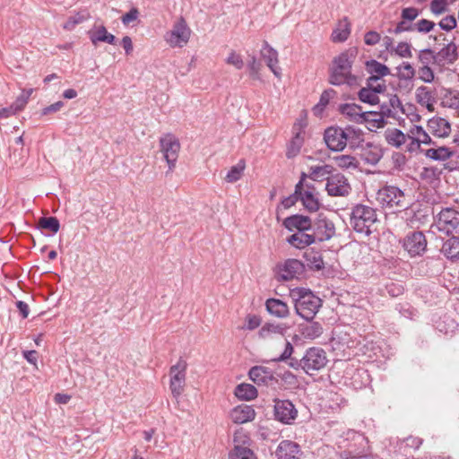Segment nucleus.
<instances>
[{
  "instance_id": "19",
  "label": "nucleus",
  "mask_w": 459,
  "mask_h": 459,
  "mask_svg": "<svg viewBox=\"0 0 459 459\" xmlns=\"http://www.w3.org/2000/svg\"><path fill=\"white\" fill-rule=\"evenodd\" d=\"M311 222L308 216L294 214L285 218L282 225L290 232L310 231Z\"/></svg>"
},
{
  "instance_id": "29",
  "label": "nucleus",
  "mask_w": 459,
  "mask_h": 459,
  "mask_svg": "<svg viewBox=\"0 0 459 459\" xmlns=\"http://www.w3.org/2000/svg\"><path fill=\"white\" fill-rule=\"evenodd\" d=\"M386 90L385 83L377 84L375 90L367 87L361 88L358 92L359 100L364 103L376 105L379 102L378 93H382Z\"/></svg>"
},
{
  "instance_id": "56",
  "label": "nucleus",
  "mask_w": 459,
  "mask_h": 459,
  "mask_svg": "<svg viewBox=\"0 0 459 459\" xmlns=\"http://www.w3.org/2000/svg\"><path fill=\"white\" fill-rule=\"evenodd\" d=\"M226 63L234 66L236 69L240 70L244 67V61L239 54L231 51L226 59Z\"/></svg>"
},
{
  "instance_id": "2",
  "label": "nucleus",
  "mask_w": 459,
  "mask_h": 459,
  "mask_svg": "<svg viewBox=\"0 0 459 459\" xmlns=\"http://www.w3.org/2000/svg\"><path fill=\"white\" fill-rule=\"evenodd\" d=\"M290 296L294 301L296 313L307 321H312L322 306V300L307 289H292Z\"/></svg>"
},
{
  "instance_id": "37",
  "label": "nucleus",
  "mask_w": 459,
  "mask_h": 459,
  "mask_svg": "<svg viewBox=\"0 0 459 459\" xmlns=\"http://www.w3.org/2000/svg\"><path fill=\"white\" fill-rule=\"evenodd\" d=\"M454 155V152L446 146L430 148L425 152V156L430 160L446 161Z\"/></svg>"
},
{
  "instance_id": "54",
  "label": "nucleus",
  "mask_w": 459,
  "mask_h": 459,
  "mask_svg": "<svg viewBox=\"0 0 459 459\" xmlns=\"http://www.w3.org/2000/svg\"><path fill=\"white\" fill-rule=\"evenodd\" d=\"M247 66L249 69L250 77L254 80H261L260 70L262 65L256 60L255 56H252L251 60L248 62Z\"/></svg>"
},
{
  "instance_id": "41",
  "label": "nucleus",
  "mask_w": 459,
  "mask_h": 459,
  "mask_svg": "<svg viewBox=\"0 0 459 459\" xmlns=\"http://www.w3.org/2000/svg\"><path fill=\"white\" fill-rule=\"evenodd\" d=\"M235 395L241 400L249 401L257 396V390L250 384L242 383L235 388Z\"/></svg>"
},
{
  "instance_id": "47",
  "label": "nucleus",
  "mask_w": 459,
  "mask_h": 459,
  "mask_svg": "<svg viewBox=\"0 0 459 459\" xmlns=\"http://www.w3.org/2000/svg\"><path fill=\"white\" fill-rule=\"evenodd\" d=\"M230 459H256L253 451L246 446H235L230 454Z\"/></svg>"
},
{
  "instance_id": "64",
  "label": "nucleus",
  "mask_w": 459,
  "mask_h": 459,
  "mask_svg": "<svg viewBox=\"0 0 459 459\" xmlns=\"http://www.w3.org/2000/svg\"><path fill=\"white\" fill-rule=\"evenodd\" d=\"M399 74L401 78L403 79H411L413 78L415 74V70L409 63H404L401 67L399 71Z\"/></svg>"
},
{
  "instance_id": "6",
  "label": "nucleus",
  "mask_w": 459,
  "mask_h": 459,
  "mask_svg": "<svg viewBox=\"0 0 459 459\" xmlns=\"http://www.w3.org/2000/svg\"><path fill=\"white\" fill-rule=\"evenodd\" d=\"M307 174L302 172L299 181L297 185V194L304 207L310 211L316 212L320 207L319 199L314 184L307 182Z\"/></svg>"
},
{
  "instance_id": "42",
  "label": "nucleus",
  "mask_w": 459,
  "mask_h": 459,
  "mask_svg": "<svg viewBox=\"0 0 459 459\" xmlns=\"http://www.w3.org/2000/svg\"><path fill=\"white\" fill-rule=\"evenodd\" d=\"M336 166L342 169H356L359 167L357 159L351 155H337L333 158Z\"/></svg>"
},
{
  "instance_id": "55",
  "label": "nucleus",
  "mask_w": 459,
  "mask_h": 459,
  "mask_svg": "<svg viewBox=\"0 0 459 459\" xmlns=\"http://www.w3.org/2000/svg\"><path fill=\"white\" fill-rule=\"evenodd\" d=\"M436 26L434 22L427 19H421L415 22V30L420 33H428Z\"/></svg>"
},
{
  "instance_id": "3",
  "label": "nucleus",
  "mask_w": 459,
  "mask_h": 459,
  "mask_svg": "<svg viewBox=\"0 0 459 459\" xmlns=\"http://www.w3.org/2000/svg\"><path fill=\"white\" fill-rule=\"evenodd\" d=\"M377 221L376 209L365 205L356 204L351 212V225L358 233L369 235L372 227Z\"/></svg>"
},
{
  "instance_id": "10",
  "label": "nucleus",
  "mask_w": 459,
  "mask_h": 459,
  "mask_svg": "<svg viewBox=\"0 0 459 459\" xmlns=\"http://www.w3.org/2000/svg\"><path fill=\"white\" fill-rule=\"evenodd\" d=\"M186 368V361L181 358L170 368L169 388L175 398H178L184 391Z\"/></svg>"
},
{
  "instance_id": "15",
  "label": "nucleus",
  "mask_w": 459,
  "mask_h": 459,
  "mask_svg": "<svg viewBox=\"0 0 459 459\" xmlns=\"http://www.w3.org/2000/svg\"><path fill=\"white\" fill-rule=\"evenodd\" d=\"M343 128L328 127L324 134V140L327 147L333 152H341L346 147V138Z\"/></svg>"
},
{
  "instance_id": "45",
  "label": "nucleus",
  "mask_w": 459,
  "mask_h": 459,
  "mask_svg": "<svg viewBox=\"0 0 459 459\" xmlns=\"http://www.w3.org/2000/svg\"><path fill=\"white\" fill-rule=\"evenodd\" d=\"M246 163L244 160H240L236 165L232 166L228 171L225 180L229 183H234L239 180L243 175Z\"/></svg>"
},
{
  "instance_id": "27",
  "label": "nucleus",
  "mask_w": 459,
  "mask_h": 459,
  "mask_svg": "<svg viewBox=\"0 0 459 459\" xmlns=\"http://www.w3.org/2000/svg\"><path fill=\"white\" fill-rule=\"evenodd\" d=\"M255 411L249 405H238L230 412V419L234 423L243 424L255 419Z\"/></svg>"
},
{
  "instance_id": "34",
  "label": "nucleus",
  "mask_w": 459,
  "mask_h": 459,
  "mask_svg": "<svg viewBox=\"0 0 459 459\" xmlns=\"http://www.w3.org/2000/svg\"><path fill=\"white\" fill-rule=\"evenodd\" d=\"M351 34V23L347 17L339 21L336 28L333 30L331 39L333 42H344Z\"/></svg>"
},
{
  "instance_id": "30",
  "label": "nucleus",
  "mask_w": 459,
  "mask_h": 459,
  "mask_svg": "<svg viewBox=\"0 0 459 459\" xmlns=\"http://www.w3.org/2000/svg\"><path fill=\"white\" fill-rule=\"evenodd\" d=\"M441 253L449 260H459V237L453 235L444 241Z\"/></svg>"
},
{
  "instance_id": "36",
  "label": "nucleus",
  "mask_w": 459,
  "mask_h": 459,
  "mask_svg": "<svg viewBox=\"0 0 459 459\" xmlns=\"http://www.w3.org/2000/svg\"><path fill=\"white\" fill-rule=\"evenodd\" d=\"M333 167L328 164H325L322 166H311L309 168V174L307 178H309L313 181H323L326 180L327 178L332 176Z\"/></svg>"
},
{
  "instance_id": "17",
  "label": "nucleus",
  "mask_w": 459,
  "mask_h": 459,
  "mask_svg": "<svg viewBox=\"0 0 459 459\" xmlns=\"http://www.w3.org/2000/svg\"><path fill=\"white\" fill-rule=\"evenodd\" d=\"M249 378L257 385H273L277 382L271 369L263 366L252 367L248 372Z\"/></svg>"
},
{
  "instance_id": "13",
  "label": "nucleus",
  "mask_w": 459,
  "mask_h": 459,
  "mask_svg": "<svg viewBox=\"0 0 459 459\" xmlns=\"http://www.w3.org/2000/svg\"><path fill=\"white\" fill-rule=\"evenodd\" d=\"M275 419L285 424H291L298 416V411L289 400H274Z\"/></svg>"
},
{
  "instance_id": "62",
  "label": "nucleus",
  "mask_w": 459,
  "mask_h": 459,
  "mask_svg": "<svg viewBox=\"0 0 459 459\" xmlns=\"http://www.w3.org/2000/svg\"><path fill=\"white\" fill-rule=\"evenodd\" d=\"M261 325V318L256 315H248L246 318L244 329L254 330Z\"/></svg>"
},
{
  "instance_id": "23",
  "label": "nucleus",
  "mask_w": 459,
  "mask_h": 459,
  "mask_svg": "<svg viewBox=\"0 0 459 459\" xmlns=\"http://www.w3.org/2000/svg\"><path fill=\"white\" fill-rule=\"evenodd\" d=\"M360 157L365 163L377 165L383 157L382 148L372 143L361 144Z\"/></svg>"
},
{
  "instance_id": "61",
  "label": "nucleus",
  "mask_w": 459,
  "mask_h": 459,
  "mask_svg": "<svg viewBox=\"0 0 459 459\" xmlns=\"http://www.w3.org/2000/svg\"><path fill=\"white\" fill-rule=\"evenodd\" d=\"M420 15V11L414 7H406L402 10L401 18L412 22Z\"/></svg>"
},
{
  "instance_id": "44",
  "label": "nucleus",
  "mask_w": 459,
  "mask_h": 459,
  "mask_svg": "<svg viewBox=\"0 0 459 459\" xmlns=\"http://www.w3.org/2000/svg\"><path fill=\"white\" fill-rule=\"evenodd\" d=\"M323 333V327L318 322L301 325V334L307 339H316Z\"/></svg>"
},
{
  "instance_id": "14",
  "label": "nucleus",
  "mask_w": 459,
  "mask_h": 459,
  "mask_svg": "<svg viewBox=\"0 0 459 459\" xmlns=\"http://www.w3.org/2000/svg\"><path fill=\"white\" fill-rule=\"evenodd\" d=\"M404 249L411 255H421L427 247V239L421 231H414L403 240Z\"/></svg>"
},
{
  "instance_id": "59",
  "label": "nucleus",
  "mask_w": 459,
  "mask_h": 459,
  "mask_svg": "<svg viewBox=\"0 0 459 459\" xmlns=\"http://www.w3.org/2000/svg\"><path fill=\"white\" fill-rule=\"evenodd\" d=\"M456 19L454 15L444 17L438 23L439 27L446 31H450L456 27Z\"/></svg>"
},
{
  "instance_id": "22",
  "label": "nucleus",
  "mask_w": 459,
  "mask_h": 459,
  "mask_svg": "<svg viewBox=\"0 0 459 459\" xmlns=\"http://www.w3.org/2000/svg\"><path fill=\"white\" fill-rule=\"evenodd\" d=\"M88 35L94 46H97L99 42L111 45L116 43V37L109 33L103 24L95 23L92 28L88 30Z\"/></svg>"
},
{
  "instance_id": "12",
  "label": "nucleus",
  "mask_w": 459,
  "mask_h": 459,
  "mask_svg": "<svg viewBox=\"0 0 459 459\" xmlns=\"http://www.w3.org/2000/svg\"><path fill=\"white\" fill-rule=\"evenodd\" d=\"M325 190L331 196H347L350 194L351 187L345 176L341 173H337L327 178Z\"/></svg>"
},
{
  "instance_id": "52",
  "label": "nucleus",
  "mask_w": 459,
  "mask_h": 459,
  "mask_svg": "<svg viewBox=\"0 0 459 459\" xmlns=\"http://www.w3.org/2000/svg\"><path fill=\"white\" fill-rule=\"evenodd\" d=\"M415 30V22H410V21H407V20H404V19H402L398 23L397 25L395 26V28L394 29H389L388 30V32L389 33H393V34H400L402 32H405V31H414Z\"/></svg>"
},
{
  "instance_id": "57",
  "label": "nucleus",
  "mask_w": 459,
  "mask_h": 459,
  "mask_svg": "<svg viewBox=\"0 0 459 459\" xmlns=\"http://www.w3.org/2000/svg\"><path fill=\"white\" fill-rule=\"evenodd\" d=\"M395 54L403 58L412 56L411 45L407 42H400L394 48Z\"/></svg>"
},
{
  "instance_id": "50",
  "label": "nucleus",
  "mask_w": 459,
  "mask_h": 459,
  "mask_svg": "<svg viewBox=\"0 0 459 459\" xmlns=\"http://www.w3.org/2000/svg\"><path fill=\"white\" fill-rule=\"evenodd\" d=\"M418 58L422 66H429L430 64L436 65V54L430 48L420 50Z\"/></svg>"
},
{
  "instance_id": "11",
  "label": "nucleus",
  "mask_w": 459,
  "mask_h": 459,
  "mask_svg": "<svg viewBox=\"0 0 459 459\" xmlns=\"http://www.w3.org/2000/svg\"><path fill=\"white\" fill-rule=\"evenodd\" d=\"M311 233L316 242L329 240L335 234V227L332 221L326 217L319 216L311 222Z\"/></svg>"
},
{
  "instance_id": "38",
  "label": "nucleus",
  "mask_w": 459,
  "mask_h": 459,
  "mask_svg": "<svg viewBox=\"0 0 459 459\" xmlns=\"http://www.w3.org/2000/svg\"><path fill=\"white\" fill-rule=\"evenodd\" d=\"M409 139H414L420 145V144H433L435 143L432 141L429 134L423 129L420 126H412L408 133Z\"/></svg>"
},
{
  "instance_id": "39",
  "label": "nucleus",
  "mask_w": 459,
  "mask_h": 459,
  "mask_svg": "<svg viewBox=\"0 0 459 459\" xmlns=\"http://www.w3.org/2000/svg\"><path fill=\"white\" fill-rule=\"evenodd\" d=\"M366 69L370 74L369 77H378L381 80L390 74V69L377 60L368 61L366 63Z\"/></svg>"
},
{
  "instance_id": "18",
  "label": "nucleus",
  "mask_w": 459,
  "mask_h": 459,
  "mask_svg": "<svg viewBox=\"0 0 459 459\" xmlns=\"http://www.w3.org/2000/svg\"><path fill=\"white\" fill-rule=\"evenodd\" d=\"M305 271V264L298 259H287L280 266L279 274L284 281L299 278Z\"/></svg>"
},
{
  "instance_id": "8",
  "label": "nucleus",
  "mask_w": 459,
  "mask_h": 459,
  "mask_svg": "<svg viewBox=\"0 0 459 459\" xmlns=\"http://www.w3.org/2000/svg\"><path fill=\"white\" fill-rule=\"evenodd\" d=\"M328 362L325 351L318 347H312L306 351L303 356V371L307 375H314L324 368Z\"/></svg>"
},
{
  "instance_id": "25",
  "label": "nucleus",
  "mask_w": 459,
  "mask_h": 459,
  "mask_svg": "<svg viewBox=\"0 0 459 459\" xmlns=\"http://www.w3.org/2000/svg\"><path fill=\"white\" fill-rule=\"evenodd\" d=\"M428 128L429 132L437 137L445 138L451 133L450 123L439 117H434L428 121Z\"/></svg>"
},
{
  "instance_id": "49",
  "label": "nucleus",
  "mask_w": 459,
  "mask_h": 459,
  "mask_svg": "<svg viewBox=\"0 0 459 459\" xmlns=\"http://www.w3.org/2000/svg\"><path fill=\"white\" fill-rule=\"evenodd\" d=\"M39 226L53 233H56L60 229L59 221L56 217H41L39 220Z\"/></svg>"
},
{
  "instance_id": "7",
  "label": "nucleus",
  "mask_w": 459,
  "mask_h": 459,
  "mask_svg": "<svg viewBox=\"0 0 459 459\" xmlns=\"http://www.w3.org/2000/svg\"><path fill=\"white\" fill-rule=\"evenodd\" d=\"M191 30L186 20L180 17L172 26V29L166 32L164 39L171 48H183L190 39Z\"/></svg>"
},
{
  "instance_id": "48",
  "label": "nucleus",
  "mask_w": 459,
  "mask_h": 459,
  "mask_svg": "<svg viewBox=\"0 0 459 459\" xmlns=\"http://www.w3.org/2000/svg\"><path fill=\"white\" fill-rule=\"evenodd\" d=\"M32 91V89L23 90L22 91V93L16 98L14 102L12 104L14 112L18 113L25 108Z\"/></svg>"
},
{
  "instance_id": "43",
  "label": "nucleus",
  "mask_w": 459,
  "mask_h": 459,
  "mask_svg": "<svg viewBox=\"0 0 459 459\" xmlns=\"http://www.w3.org/2000/svg\"><path fill=\"white\" fill-rule=\"evenodd\" d=\"M307 265L315 271H319L325 267V263L320 254L314 251H307L304 254Z\"/></svg>"
},
{
  "instance_id": "51",
  "label": "nucleus",
  "mask_w": 459,
  "mask_h": 459,
  "mask_svg": "<svg viewBox=\"0 0 459 459\" xmlns=\"http://www.w3.org/2000/svg\"><path fill=\"white\" fill-rule=\"evenodd\" d=\"M87 19L88 15L84 13H75L67 19V21L64 23L63 28L66 30H73L76 25L83 22Z\"/></svg>"
},
{
  "instance_id": "32",
  "label": "nucleus",
  "mask_w": 459,
  "mask_h": 459,
  "mask_svg": "<svg viewBox=\"0 0 459 459\" xmlns=\"http://www.w3.org/2000/svg\"><path fill=\"white\" fill-rule=\"evenodd\" d=\"M267 311L277 317L284 318L289 316L288 305L278 299H269L265 303Z\"/></svg>"
},
{
  "instance_id": "60",
  "label": "nucleus",
  "mask_w": 459,
  "mask_h": 459,
  "mask_svg": "<svg viewBox=\"0 0 459 459\" xmlns=\"http://www.w3.org/2000/svg\"><path fill=\"white\" fill-rule=\"evenodd\" d=\"M419 78L425 82H432L434 80V72L429 66H421L419 69Z\"/></svg>"
},
{
  "instance_id": "58",
  "label": "nucleus",
  "mask_w": 459,
  "mask_h": 459,
  "mask_svg": "<svg viewBox=\"0 0 459 459\" xmlns=\"http://www.w3.org/2000/svg\"><path fill=\"white\" fill-rule=\"evenodd\" d=\"M447 8L446 0H432L430 4V11L436 15L444 13Z\"/></svg>"
},
{
  "instance_id": "26",
  "label": "nucleus",
  "mask_w": 459,
  "mask_h": 459,
  "mask_svg": "<svg viewBox=\"0 0 459 459\" xmlns=\"http://www.w3.org/2000/svg\"><path fill=\"white\" fill-rule=\"evenodd\" d=\"M287 243L298 249H303L315 243L311 231L293 232L286 238Z\"/></svg>"
},
{
  "instance_id": "24",
  "label": "nucleus",
  "mask_w": 459,
  "mask_h": 459,
  "mask_svg": "<svg viewBox=\"0 0 459 459\" xmlns=\"http://www.w3.org/2000/svg\"><path fill=\"white\" fill-rule=\"evenodd\" d=\"M275 454L278 459H300L302 455L299 446L290 440L281 441Z\"/></svg>"
},
{
  "instance_id": "9",
  "label": "nucleus",
  "mask_w": 459,
  "mask_h": 459,
  "mask_svg": "<svg viewBox=\"0 0 459 459\" xmlns=\"http://www.w3.org/2000/svg\"><path fill=\"white\" fill-rule=\"evenodd\" d=\"M160 151L166 160L169 171L171 172L178 158L180 143L178 139L172 134H167L160 139Z\"/></svg>"
},
{
  "instance_id": "28",
  "label": "nucleus",
  "mask_w": 459,
  "mask_h": 459,
  "mask_svg": "<svg viewBox=\"0 0 459 459\" xmlns=\"http://www.w3.org/2000/svg\"><path fill=\"white\" fill-rule=\"evenodd\" d=\"M415 96L420 105L426 107L429 111L434 110L436 99L433 90L428 86H420L416 89Z\"/></svg>"
},
{
  "instance_id": "1",
  "label": "nucleus",
  "mask_w": 459,
  "mask_h": 459,
  "mask_svg": "<svg viewBox=\"0 0 459 459\" xmlns=\"http://www.w3.org/2000/svg\"><path fill=\"white\" fill-rule=\"evenodd\" d=\"M356 58V50L350 49L341 53L333 60L330 68L329 82L333 85L358 84V77L351 74L352 64Z\"/></svg>"
},
{
  "instance_id": "40",
  "label": "nucleus",
  "mask_w": 459,
  "mask_h": 459,
  "mask_svg": "<svg viewBox=\"0 0 459 459\" xmlns=\"http://www.w3.org/2000/svg\"><path fill=\"white\" fill-rule=\"evenodd\" d=\"M343 131L345 134L344 137L347 139L346 145L348 144L351 148L358 147L363 142V133L360 129L347 126L343 128Z\"/></svg>"
},
{
  "instance_id": "4",
  "label": "nucleus",
  "mask_w": 459,
  "mask_h": 459,
  "mask_svg": "<svg viewBox=\"0 0 459 459\" xmlns=\"http://www.w3.org/2000/svg\"><path fill=\"white\" fill-rule=\"evenodd\" d=\"M433 226L446 236L459 234V211L451 207L442 208L435 215Z\"/></svg>"
},
{
  "instance_id": "16",
  "label": "nucleus",
  "mask_w": 459,
  "mask_h": 459,
  "mask_svg": "<svg viewBox=\"0 0 459 459\" xmlns=\"http://www.w3.org/2000/svg\"><path fill=\"white\" fill-rule=\"evenodd\" d=\"M436 65L443 68L453 65L458 58L457 46L455 42L450 41L446 44L440 50L435 52Z\"/></svg>"
},
{
  "instance_id": "33",
  "label": "nucleus",
  "mask_w": 459,
  "mask_h": 459,
  "mask_svg": "<svg viewBox=\"0 0 459 459\" xmlns=\"http://www.w3.org/2000/svg\"><path fill=\"white\" fill-rule=\"evenodd\" d=\"M441 104L445 108H459V91L443 88L440 91Z\"/></svg>"
},
{
  "instance_id": "46",
  "label": "nucleus",
  "mask_w": 459,
  "mask_h": 459,
  "mask_svg": "<svg viewBox=\"0 0 459 459\" xmlns=\"http://www.w3.org/2000/svg\"><path fill=\"white\" fill-rule=\"evenodd\" d=\"M304 143V136L293 135L290 143L287 146L286 156L288 159L296 157L301 150Z\"/></svg>"
},
{
  "instance_id": "53",
  "label": "nucleus",
  "mask_w": 459,
  "mask_h": 459,
  "mask_svg": "<svg viewBox=\"0 0 459 459\" xmlns=\"http://www.w3.org/2000/svg\"><path fill=\"white\" fill-rule=\"evenodd\" d=\"M307 126L306 115L300 116L293 124L292 134L297 136H304Z\"/></svg>"
},
{
  "instance_id": "35",
  "label": "nucleus",
  "mask_w": 459,
  "mask_h": 459,
  "mask_svg": "<svg viewBox=\"0 0 459 459\" xmlns=\"http://www.w3.org/2000/svg\"><path fill=\"white\" fill-rule=\"evenodd\" d=\"M408 134H405L397 128L387 129L385 133V141L395 148H400L405 144L408 142Z\"/></svg>"
},
{
  "instance_id": "21",
  "label": "nucleus",
  "mask_w": 459,
  "mask_h": 459,
  "mask_svg": "<svg viewBox=\"0 0 459 459\" xmlns=\"http://www.w3.org/2000/svg\"><path fill=\"white\" fill-rule=\"evenodd\" d=\"M261 56L265 61L266 65L269 67L272 73L277 78H280L281 74V69L280 66H278V52L266 41L264 42L263 48L261 49Z\"/></svg>"
},
{
  "instance_id": "20",
  "label": "nucleus",
  "mask_w": 459,
  "mask_h": 459,
  "mask_svg": "<svg viewBox=\"0 0 459 459\" xmlns=\"http://www.w3.org/2000/svg\"><path fill=\"white\" fill-rule=\"evenodd\" d=\"M385 119L397 118L400 113H403V107L397 95H391L388 101L383 102L379 106V111Z\"/></svg>"
},
{
  "instance_id": "63",
  "label": "nucleus",
  "mask_w": 459,
  "mask_h": 459,
  "mask_svg": "<svg viewBox=\"0 0 459 459\" xmlns=\"http://www.w3.org/2000/svg\"><path fill=\"white\" fill-rule=\"evenodd\" d=\"M336 96V91L333 89H328L323 91L320 97L318 106L325 108L329 103L330 100Z\"/></svg>"
},
{
  "instance_id": "5",
  "label": "nucleus",
  "mask_w": 459,
  "mask_h": 459,
  "mask_svg": "<svg viewBox=\"0 0 459 459\" xmlns=\"http://www.w3.org/2000/svg\"><path fill=\"white\" fill-rule=\"evenodd\" d=\"M377 201L385 208L404 210L408 207L403 191L392 185L384 186L377 191Z\"/></svg>"
},
{
  "instance_id": "31",
  "label": "nucleus",
  "mask_w": 459,
  "mask_h": 459,
  "mask_svg": "<svg viewBox=\"0 0 459 459\" xmlns=\"http://www.w3.org/2000/svg\"><path fill=\"white\" fill-rule=\"evenodd\" d=\"M339 112L349 120L361 124L362 108L355 103H345L339 106Z\"/></svg>"
}]
</instances>
